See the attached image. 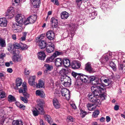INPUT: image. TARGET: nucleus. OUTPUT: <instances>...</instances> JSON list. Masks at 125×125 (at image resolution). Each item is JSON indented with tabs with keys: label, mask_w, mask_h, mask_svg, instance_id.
<instances>
[{
	"label": "nucleus",
	"mask_w": 125,
	"mask_h": 125,
	"mask_svg": "<svg viewBox=\"0 0 125 125\" xmlns=\"http://www.w3.org/2000/svg\"><path fill=\"white\" fill-rule=\"evenodd\" d=\"M89 80L91 81V82L94 85L91 87L92 92L97 95L99 94V92L98 91H96V90L100 89V90H102L104 88L103 85L100 83L99 79L96 76H91L89 77Z\"/></svg>",
	"instance_id": "f257e3e1"
},
{
	"label": "nucleus",
	"mask_w": 125,
	"mask_h": 125,
	"mask_svg": "<svg viewBox=\"0 0 125 125\" xmlns=\"http://www.w3.org/2000/svg\"><path fill=\"white\" fill-rule=\"evenodd\" d=\"M100 89L98 90L97 89L96 91H98L99 92V94L97 95L96 94L92 92L93 94L90 93H89L88 96V100L92 102L95 105H98L101 104V102L100 100V97H99V95H100V94L103 93L102 91L104 90V89L103 88L102 90H100Z\"/></svg>",
	"instance_id": "f03ea898"
},
{
	"label": "nucleus",
	"mask_w": 125,
	"mask_h": 125,
	"mask_svg": "<svg viewBox=\"0 0 125 125\" xmlns=\"http://www.w3.org/2000/svg\"><path fill=\"white\" fill-rule=\"evenodd\" d=\"M35 79L36 77L35 76H30L28 82L29 84L34 87H43L44 84V82L41 80H40L38 84L35 81Z\"/></svg>",
	"instance_id": "7ed1b4c3"
},
{
	"label": "nucleus",
	"mask_w": 125,
	"mask_h": 125,
	"mask_svg": "<svg viewBox=\"0 0 125 125\" xmlns=\"http://www.w3.org/2000/svg\"><path fill=\"white\" fill-rule=\"evenodd\" d=\"M33 115L36 116L39 114H43L44 112L43 109V106L42 105H38L37 108L32 110Z\"/></svg>",
	"instance_id": "20e7f679"
},
{
	"label": "nucleus",
	"mask_w": 125,
	"mask_h": 125,
	"mask_svg": "<svg viewBox=\"0 0 125 125\" xmlns=\"http://www.w3.org/2000/svg\"><path fill=\"white\" fill-rule=\"evenodd\" d=\"M26 84L25 82L23 83L22 84V87L20 88L19 92V93L23 94L24 96L28 98L29 97L30 95L26 92L27 90V88Z\"/></svg>",
	"instance_id": "39448f33"
},
{
	"label": "nucleus",
	"mask_w": 125,
	"mask_h": 125,
	"mask_svg": "<svg viewBox=\"0 0 125 125\" xmlns=\"http://www.w3.org/2000/svg\"><path fill=\"white\" fill-rule=\"evenodd\" d=\"M61 94L62 96L67 100H69L70 97V92L66 89H63L61 91Z\"/></svg>",
	"instance_id": "423d86ee"
},
{
	"label": "nucleus",
	"mask_w": 125,
	"mask_h": 125,
	"mask_svg": "<svg viewBox=\"0 0 125 125\" xmlns=\"http://www.w3.org/2000/svg\"><path fill=\"white\" fill-rule=\"evenodd\" d=\"M15 20L19 24H23L25 19L24 16L21 14H18L16 16Z\"/></svg>",
	"instance_id": "0eeeda50"
},
{
	"label": "nucleus",
	"mask_w": 125,
	"mask_h": 125,
	"mask_svg": "<svg viewBox=\"0 0 125 125\" xmlns=\"http://www.w3.org/2000/svg\"><path fill=\"white\" fill-rule=\"evenodd\" d=\"M15 13L14 11L13 7L9 8L6 13V16L7 18H10L12 17Z\"/></svg>",
	"instance_id": "6e6552de"
},
{
	"label": "nucleus",
	"mask_w": 125,
	"mask_h": 125,
	"mask_svg": "<svg viewBox=\"0 0 125 125\" xmlns=\"http://www.w3.org/2000/svg\"><path fill=\"white\" fill-rule=\"evenodd\" d=\"M100 80L101 83H104V84L105 86L109 85L111 83V81L109 80L108 78L104 76L101 77Z\"/></svg>",
	"instance_id": "1a4fd4ad"
},
{
	"label": "nucleus",
	"mask_w": 125,
	"mask_h": 125,
	"mask_svg": "<svg viewBox=\"0 0 125 125\" xmlns=\"http://www.w3.org/2000/svg\"><path fill=\"white\" fill-rule=\"evenodd\" d=\"M54 44L51 43H49L47 44L46 48V52L49 53H51L55 49Z\"/></svg>",
	"instance_id": "9d476101"
},
{
	"label": "nucleus",
	"mask_w": 125,
	"mask_h": 125,
	"mask_svg": "<svg viewBox=\"0 0 125 125\" xmlns=\"http://www.w3.org/2000/svg\"><path fill=\"white\" fill-rule=\"evenodd\" d=\"M111 54H112V53H109L104 54L103 55L100 61L103 63H104L105 62L107 61L109 59L112 58L111 55Z\"/></svg>",
	"instance_id": "9b49d317"
},
{
	"label": "nucleus",
	"mask_w": 125,
	"mask_h": 125,
	"mask_svg": "<svg viewBox=\"0 0 125 125\" xmlns=\"http://www.w3.org/2000/svg\"><path fill=\"white\" fill-rule=\"evenodd\" d=\"M43 36V35H41V36L39 38L38 45L41 49L45 48L47 45L45 41L41 40L42 39L41 37Z\"/></svg>",
	"instance_id": "f8f14e48"
},
{
	"label": "nucleus",
	"mask_w": 125,
	"mask_h": 125,
	"mask_svg": "<svg viewBox=\"0 0 125 125\" xmlns=\"http://www.w3.org/2000/svg\"><path fill=\"white\" fill-rule=\"evenodd\" d=\"M22 24H18V23L14 24L12 25V27L14 31L16 32L21 31L22 30L21 26Z\"/></svg>",
	"instance_id": "ddd939ff"
},
{
	"label": "nucleus",
	"mask_w": 125,
	"mask_h": 125,
	"mask_svg": "<svg viewBox=\"0 0 125 125\" xmlns=\"http://www.w3.org/2000/svg\"><path fill=\"white\" fill-rule=\"evenodd\" d=\"M46 36L48 39L51 40H53L55 37L54 33L52 30H49L46 33Z\"/></svg>",
	"instance_id": "4468645a"
},
{
	"label": "nucleus",
	"mask_w": 125,
	"mask_h": 125,
	"mask_svg": "<svg viewBox=\"0 0 125 125\" xmlns=\"http://www.w3.org/2000/svg\"><path fill=\"white\" fill-rule=\"evenodd\" d=\"M51 22L52 23V26L53 27L56 28L58 26V20L56 18L54 17L51 18Z\"/></svg>",
	"instance_id": "2eb2a0df"
},
{
	"label": "nucleus",
	"mask_w": 125,
	"mask_h": 125,
	"mask_svg": "<svg viewBox=\"0 0 125 125\" xmlns=\"http://www.w3.org/2000/svg\"><path fill=\"white\" fill-rule=\"evenodd\" d=\"M22 58V57L20 55L14 56L12 58L13 61L15 62L21 61Z\"/></svg>",
	"instance_id": "dca6fc26"
},
{
	"label": "nucleus",
	"mask_w": 125,
	"mask_h": 125,
	"mask_svg": "<svg viewBox=\"0 0 125 125\" xmlns=\"http://www.w3.org/2000/svg\"><path fill=\"white\" fill-rule=\"evenodd\" d=\"M38 58L41 60L44 61L46 56L45 53L43 52L40 51L38 53Z\"/></svg>",
	"instance_id": "f3484780"
},
{
	"label": "nucleus",
	"mask_w": 125,
	"mask_h": 125,
	"mask_svg": "<svg viewBox=\"0 0 125 125\" xmlns=\"http://www.w3.org/2000/svg\"><path fill=\"white\" fill-rule=\"evenodd\" d=\"M55 61V65L57 67L61 66L62 64L63 59L61 58H57Z\"/></svg>",
	"instance_id": "a211bd4d"
},
{
	"label": "nucleus",
	"mask_w": 125,
	"mask_h": 125,
	"mask_svg": "<svg viewBox=\"0 0 125 125\" xmlns=\"http://www.w3.org/2000/svg\"><path fill=\"white\" fill-rule=\"evenodd\" d=\"M69 81V82H71L70 78L66 75L62 76L61 78L62 83L67 82Z\"/></svg>",
	"instance_id": "6ab92c4d"
},
{
	"label": "nucleus",
	"mask_w": 125,
	"mask_h": 125,
	"mask_svg": "<svg viewBox=\"0 0 125 125\" xmlns=\"http://www.w3.org/2000/svg\"><path fill=\"white\" fill-rule=\"evenodd\" d=\"M7 24V21L5 18H0V26L2 27H5Z\"/></svg>",
	"instance_id": "aec40b11"
},
{
	"label": "nucleus",
	"mask_w": 125,
	"mask_h": 125,
	"mask_svg": "<svg viewBox=\"0 0 125 125\" xmlns=\"http://www.w3.org/2000/svg\"><path fill=\"white\" fill-rule=\"evenodd\" d=\"M61 19H67L69 16V14L66 11L62 12L60 14Z\"/></svg>",
	"instance_id": "412c9836"
},
{
	"label": "nucleus",
	"mask_w": 125,
	"mask_h": 125,
	"mask_svg": "<svg viewBox=\"0 0 125 125\" xmlns=\"http://www.w3.org/2000/svg\"><path fill=\"white\" fill-rule=\"evenodd\" d=\"M36 95L39 96L41 98H44L45 96V94L43 91L37 90L36 91Z\"/></svg>",
	"instance_id": "4be33fe9"
},
{
	"label": "nucleus",
	"mask_w": 125,
	"mask_h": 125,
	"mask_svg": "<svg viewBox=\"0 0 125 125\" xmlns=\"http://www.w3.org/2000/svg\"><path fill=\"white\" fill-rule=\"evenodd\" d=\"M64 66L66 68L69 67L70 65V62L69 60L66 58H64L63 59V63Z\"/></svg>",
	"instance_id": "5701e85b"
},
{
	"label": "nucleus",
	"mask_w": 125,
	"mask_h": 125,
	"mask_svg": "<svg viewBox=\"0 0 125 125\" xmlns=\"http://www.w3.org/2000/svg\"><path fill=\"white\" fill-rule=\"evenodd\" d=\"M81 80L83 82L85 83L89 80V77L85 75H83L80 76Z\"/></svg>",
	"instance_id": "b1692460"
},
{
	"label": "nucleus",
	"mask_w": 125,
	"mask_h": 125,
	"mask_svg": "<svg viewBox=\"0 0 125 125\" xmlns=\"http://www.w3.org/2000/svg\"><path fill=\"white\" fill-rule=\"evenodd\" d=\"M22 83V81L21 79L18 78L17 79L16 81V86L14 87L15 89H18V86H20Z\"/></svg>",
	"instance_id": "393cba45"
},
{
	"label": "nucleus",
	"mask_w": 125,
	"mask_h": 125,
	"mask_svg": "<svg viewBox=\"0 0 125 125\" xmlns=\"http://www.w3.org/2000/svg\"><path fill=\"white\" fill-rule=\"evenodd\" d=\"M53 103L55 108L58 109L60 108V105L57 99H54L53 100Z\"/></svg>",
	"instance_id": "a878e982"
},
{
	"label": "nucleus",
	"mask_w": 125,
	"mask_h": 125,
	"mask_svg": "<svg viewBox=\"0 0 125 125\" xmlns=\"http://www.w3.org/2000/svg\"><path fill=\"white\" fill-rule=\"evenodd\" d=\"M44 66L46 68L45 71H51L53 69V66L52 65H50L48 64H46Z\"/></svg>",
	"instance_id": "bb28decb"
},
{
	"label": "nucleus",
	"mask_w": 125,
	"mask_h": 125,
	"mask_svg": "<svg viewBox=\"0 0 125 125\" xmlns=\"http://www.w3.org/2000/svg\"><path fill=\"white\" fill-rule=\"evenodd\" d=\"M85 69L89 73L93 72L92 69L91 67V64L89 62L87 63L85 65Z\"/></svg>",
	"instance_id": "cd10ccee"
},
{
	"label": "nucleus",
	"mask_w": 125,
	"mask_h": 125,
	"mask_svg": "<svg viewBox=\"0 0 125 125\" xmlns=\"http://www.w3.org/2000/svg\"><path fill=\"white\" fill-rule=\"evenodd\" d=\"M23 123L21 120H14L13 121L12 125H23Z\"/></svg>",
	"instance_id": "c85d7f7f"
},
{
	"label": "nucleus",
	"mask_w": 125,
	"mask_h": 125,
	"mask_svg": "<svg viewBox=\"0 0 125 125\" xmlns=\"http://www.w3.org/2000/svg\"><path fill=\"white\" fill-rule=\"evenodd\" d=\"M33 6L35 7H37L39 5L40 2L38 0H31Z\"/></svg>",
	"instance_id": "c756f323"
},
{
	"label": "nucleus",
	"mask_w": 125,
	"mask_h": 125,
	"mask_svg": "<svg viewBox=\"0 0 125 125\" xmlns=\"http://www.w3.org/2000/svg\"><path fill=\"white\" fill-rule=\"evenodd\" d=\"M14 47V44H10L8 48V51L11 53H12L13 52V53H15H15L14 52L15 49Z\"/></svg>",
	"instance_id": "7c9ffc66"
},
{
	"label": "nucleus",
	"mask_w": 125,
	"mask_h": 125,
	"mask_svg": "<svg viewBox=\"0 0 125 125\" xmlns=\"http://www.w3.org/2000/svg\"><path fill=\"white\" fill-rule=\"evenodd\" d=\"M55 57L52 55V56L47 58L46 60V62L47 63H50L53 62L54 60Z\"/></svg>",
	"instance_id": "2f4dec72"
},
{
	"label": "nucleus",
	"mask_w": 125,
	"mask_h": 125,
	"mask_svg": "<svg viewBox=\"0 0 125 125\" xmlns=\"http://www.w3.org/2000/svg\"><path fill=\"white\" fill-rule=\"evenodd\" d=\"M44 118L49 123L51 124L52 122V120L50 116L48 115H46L44 116Z\"/></svg>",
	"instance_id": "473e14b6"
},
{
	"label": "nucleus",
	"mask_w": 125,
	"mask_h": 125,
	"mask_svg": "<svg viewBox=\"0 0 125 125\" xmlns=\"http://www.w3.org/2000/svg\"><path fill=\"white\" fill-rule=\"evenodd\" d=\"M16 100L15 98L11 95H9L8 97V101L10 102H11Z\"/></svg>",
	"instance_id": "72a5a7b5"
},
{
	"label": "nucleus",
	"mask_w": 125,
	"mask_h": 125,
	"mask_svg": "<svg viewBox=\"0 0 125 125\" xmlns=\"http://www.w3.org/2000/svg\"><path fill=\"white\" fill-rule=\"evenodd\" d=\"M72 68L73 69H78L80 68V64L79 63H75V64L72 63Z\"/></svg>",
	"instance_id": "f704fd0d"
},
{
	"label": "nucleus",
	"mask_w": 125,
	"mask_h": 125,
	"mask_svg": "<svg viewBox=\"0 0 125 125\" xmlns=\"http://www.w3.org/2000/svg\"><path fill=\"white\" fill-rule=\"evenodd\" d=\"M93 104L88 103L87 105V106L88 109L90 111H91L95 108V107H93Z\"/></svg>",
	"instance_id": "c9c22d12"
},
{
	"label": "nucleus",
	"mask_w": 125,
	"mask_h": 125,
	"mask_svg": "<svg viewBox=\"0 0 125 125\" xmlns=\"http://www.w3.org/2000/svg\"><path fill=\"white\" fill-rule=\"evenodd\" d=\"M6 46L5 41L4 39L1 38L0 39V46L2 47H4Z\"/></svg>",
	"instance_id": "e433bc0d"
},
{
	"label": "nucleus",
	"mask_w": 125,
	"mask_h": 125,
	"mask_svg": "<svg viewBox=\"0 0 125 125\" xmlns=\"http://www.w3.org/2000/svg\"><path fill=\"white\" fill-rule=\"evenodd\" d=\"M97 14V13L96 11H94L91 13L89 15L92 19H93L95 18V16Z\"/></svg>",
	"instance_id": "4c0bfd02"
},
{
	"label": "nucleus",
	"mask_w": 125,
	"mask_h": 125,
	"mask_svg": "<svg viewBox=\"0 0 125 125\" xmlns=\"http://www.w3.org/2000/svg\"><path fill=\"white\" fill-rule=\"evenodd\" d=\"M28 48L27 45L25 44L21 43L20 48L22 50H25L27 49Z\"/></svg>",
	"instance_id": "58836bf2"
},
{
	"label": "nucleus",
	"mask_w": 125,
	"mask_h": 125,
	"mask_svg": "<svg viewBox=\"0 0 125 125\" xmlns=\"http://www.w3.org/2000/svg\"><path fill=\"white\" fill-rule=\"evenodd\" d=\"M99 111L98 110H96L93 113L92 116L93 117H96L99 115Z\"/></svg>",
	"instance_id": "ea45409f"
},
{
	"label": "nucleus",
	"mask_w": 125,
	"mask_h": 125,
	"mask_svg": "<svg viewBox=\"0 0 125 125\" xmlns=\"http://www.w3.org/2000/svg\"><path fill=\"white\" fill-rule=\"evenodd\" d=\"M81 113H80V116L82 117H84L87 114V112L82 109L80 110Z\"/></svg>",
	"instance_id": "a19ab883"
},
{
	"label": "nucleus",
	"mask_w": 125,
	"mask_h": 125,
	"mask_svg": "<svg viewBox=\"0 0 125 125\" xmlns=\"http://www.w3.org/2000/svg\"><path fill=\"white\" fill-rule=\"evenodd\" d=\"M6 56V54L5 53H1L0 54V59H1L2 60L1 62L3 63L4 62V59L5 57Z\"/></svg>",
	"instance_id": "79ce46f5"
},
{
	"label": "nucleus",
	"mask_w": 125,
	"mask_h": 125,
	"mask_svg": "<svg viewBox=\"0 0 125 125\" xmlns=\"http://www.w3.org/2000/svg\"><path fill=\"white\" fill-rule=\"evenodd\" d=\"M62 53L61 52H60L58 51H56L53 53V55L55 58L57 56L61 55L62 54Z\"/></svg>",
	"instance_id": "37998d69"
},
{
	"label": "nucleus",
	"mask_w": 125,
	"mask_h": 125,
	"mask_svg": "<svg viewBox=\"0 0 125 125\" xmlns=\"http://www.w3.org/2000/svg\"><path fill=\"white\" fill-rule=\"evenodd\" d=\"M110 66L114 70H115V64L113 62H110Z\"/></svg>",
	"instance_id": "c03bdc74"
},
{
	"label": "nucleus",
	"mask_w": 125,
	"mask_h": 125,
	"mask_svg": "<svg viewBox=\"0 0 125 125\" xmlns=\"http://www.w3.org/2000/svg\"><path fill=\"white\" fill-rule=\"evenodd\" d=\"M6 96L5 93L2 91H0V98H2Z\"/></svg>",
	"instance_id": "a18cd8bd"
},
{
	"label": "nucleus",
	"mask_w": 125,
	"mask_h": 125,
	"mask_svg": "<svg viewBox=\"0 0 125 125\" xmlns=\"http://www.w3.org/2000/svg\"><path fill=\"white\" fill-rule=\"evenodd\" d=\"M21 43H16L14 44L15 49H19L20 48Z\"/></svg>",
	"instance_id": "49530a36"
},
{
	"label": "nucleus",
	"mask_w": 125,
	"mask_h": 125,
	"mask_svg": "<svg viewBox=\"0 0 125 125\" xmlns=\"http://www.w3.org/2000/svg\"><path fill=\"white\" fill-rule=\"evenodd\" d=\"M67 120L70 122H73L74 121V118L72 116H69L67 117Z\"/></svg>",
	"instance_id": "de8ad7c7"
},
{
	"label": "nucleus",
	"mask_w": 125,
	"mask_h": 125,
	"mask_svg": "<svg viewBox=\"0 0 125 125\" xmlns=\"http://www.w3.org/2000/svg\"><path fill=\"white\" fill-rule=\"evenodd\" d=\"M30 17L31 18V19L33 20H32L33 21L35 22L37 18V16L35 15H33Z\"/></svg>",
	"instance_id": "09e8293b"
},
{
	"label": "nucleus",
	"mask_w": 125,
	"mask_h": 125,
	"mask_svg": "<svg viewBox=\"0 0 125 125\" xmlns=\"http://www.w3.org/2000/svg\"><path fill=\"white\" fill-rule=\"evenodd\" d=\"M69 81H68V82H67L64 83H62L64 86L66 87H69L71 84V82H69Z\"/></svg>",
	"instance_id": "8fccbe9b"
},
{
	"label": "nucleus",
	"mask_w": 125,
	"mask_h": 125,
	"mask_svg": "<svg viewBox=\"0 0 125 125\" xmlns=\"http://www.w3.org/2000/svg\"><path fill=\"white\" fill-rule=\"evenodd\" d=\"M27 34V33L26 32H25L23 33V36L21 38L22 41H24L25 40Z\"/></svg>",
	"instance_id": "3c124183"
},
{
	"label": "nucleus",
	"mask_w": 125,
	"mask_h": 125,
	"mask_svg": "<svg viewBox=\"0 0 125 125\" xmlns=\"http://www.w3.org/2000/svg\"><path fill=\"white\" fill-rule=\"evenodd\" d=\"M30 72L29 70H27V68H25L24 69V73L25 75H29Z\"/></svg>",
	"instance_id": "603ef678"
},
{
	"label": "nucleus",
	"mask_w": 125,
	"mask_h": 125,
	"mask_svg": "<svg viewBox=\"0 0 125 125\" xmlns=\"http://www.w3.org/2000/svg\"><path fill=\"white\" fill-rule=\"evenodd\" d=\"M125 65H124L122 64H121L119 66V68L120 70H125Z\"/></svg>",
	"instance_id": "864d4df0"
},
{
	"label": "nucleus",
	"mask_w": 125,
	"mask_h": 125,
	"mask_svg": "<svg viewBox=\"0 0 125 125\" xmlns=\"http://www.w3.org/2000/svg\"><path fill=\"white\" fill-rule=\"evenodd\" d=\"M72 75L75 78H76L77 76V77L78 78L79 76L78 74L74 72H72Z\"/></svg>",
	"instance_id": "5fc2aeb1"
},
{
	"label": "nucleus",
	"mask_w": 125,
	"mask_h": 125,
	"mask_svg": "<svg viewBox=\"0 0 125 125\" xmlns=\"http://www.w3.org/2000/svg\"><path fill=\"white\" fill-rule=\"evenodd\" d=\"M20 98L25 103H27L28 100L26 98H25L22 96H21Z\"/></svg>",
	"instance_id": "6e6d98bb"
},
{
	"label": "nucleus",
	"mask_w": 125,
	"mask_h": 125,
	"mask_svg": "<svg viewBox=\"0 0 125 125\" xmlns=\"http://www.w3.org/2000/svg\"><path fill=\"white\" fill-rule=\"evenodd\" d=\"M20 0H12V2L13 4H19L20 3Z\"/></svg>",
	"instance_id": "4d7b16f0"
},
{
	"label": "nucleus",
	"mask_w": 125,
	"mask_h": 125,
	"mask_svg": "<svg viewBox=\"0 0 125 125\" xmlns=\"http://www.w3.org/2000/svg\"><path fill=\"white\" fill-rule=\"evenodd\" d=\"M51 1L53 2L54 5H59V3L57 0H51Z\"/></svg>",
	"instance_id": "13d9d810"
},
{
	"label": "nucleus",
	"mask_w": 125,
	"mask_h": 125,
	"mask_svg": "<svg viewBox=\"0 0 125 125\" xmlns=\"http://www.w3.org/2000/svg\"><path fill=\"white\" fill-rule=\"evenodd\" d=\"M29 23H30V22L28 18L24 21H23V23L25 25H27Z\"/></svg>",
	"instance_id": "bf43d9fd"
},
{
	"label": "nucleus",
	"mask_w": 125,
	"mask_h": 125,
	"mask_svg": "<svg viewBox=\"0 0 125 125\" xmlns=\"http://www.w3.org/2000/svg\"><path fill=\"white\" fill-rule=\"evenodd\" d=\"M28 19L29 20V21L30 23H33L35 22L34 21H32V20H32V19H31V18L30 16L28 18Z\"/></svg>",
	"instance_id": "052dcab7"
},
{
	"label": "nucleus",
	"mask_w": 125,
	"mask_h": 125,
	"mask_svg": "<svg viewBox=\"0 0 125 125\" xmlns=\"http://www.w3.org/2000/svg\"><path fill=\"white\" fill-rule=\"evenodd\" d=\"M119 106L117 105H115L114 107V109L115 110L117 111L119 109Z\"/></svg>",
	"instance_id": "680f3d73"
},
{
	"label": "nucleus",
	"mask_w": 125,
	"mask_h": 125,
	"mask_svg": "<svg viewBox=\"0 0 125 125\" xmlns=\"http://www.w3.org/2000/svg\"><path fill=\"white\" fill-rule=\"evenodd\" d=\"M104 91H102V92H103V93H101L100 94H101V97H103L104 99H105V97L106 96V95H105L104 94H103V93L104 92V91L105 90V88H104Z\"/></svg>",
	"instance_id": "e2e57ef3"
},
{
	"label": "nucleus",
	"mask_w": 125,
	"mask_h": 125,
	"mask_svg": "<svg viewBox=\"0 0 125 125\" xmlns=\"http://www.w3.org/2000/svg\"><path fill=\"white\" fill-rule=\"evenodd\" d=\"M20 108H22L23 110L25 109V106L24 105L22 104H20V105L19 107Z\"/></svg>",
	"instance_id": "0e129e2a"
},
{
	"label": "nucleus",
	"mask_w": 125,
	"mask_h": 125,
	"mask_svg": "<svg viewBox=\"0 0 125 125\" xmlns=\"http://www.w3.org/2000/svg\"><path fill=\"white\" fill-rule=\"evenodd\" d=\"M7 72L10 73H11L12 72V69L10 68H9L7 69Z\"/></svg>",
	"instance_id": "69168bd1"
},
{
	"label": "nucleus",
	"mask_w": 125,
	"mask_h": 125,
	"mask_svg": "<svg viewBox=\"0 0 125 125\" xmlns=\"http://www.w3.org/2000/svg\"><path fill=\"white\" fill-rule=\"evenodd\" d=\"M4 73L3 72H0V78H1L2 77L4 76Z\"/></svg>",
	"instance_id": "338daca9"
},
{
	"label": "nucleus",
	"mask_w": 125,
	"mask_h": 125,
	"mask_svg": "<svg viewBox=\"0 0 125 125\" xmlns=\"http://www.w3.org/2000/svg\"><path fill=\"white\" fill-rule=\"evenodd\" d=\"M106 120L107 122H109L110 120V117L109 116H106Z\"/></svg>",
	"instance_id": "774afa93"
}]
</instances>
